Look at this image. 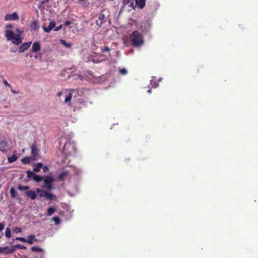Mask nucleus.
<instances>
[{
  "instance_id": "19",
  "label": "nucleus",
  "mask_w": 258,
  "mask_h": 258,
  "mask_svg": "<svg viewBox=\"0 0 258 258\" xmlns=\"http://www.w3.org/2000/svg\"><path fill=\"white\" fill-rule=\"evenodd\" d=\"M60 42L66 47L71 48L72 46V44L71 43H68L66 40L63 39L59 40Z\"/></svg>"
},
{
  "instance_id": "27",
  "label": "nucleus",
  "mask_w": 258,
  "mask_h": 258,
  "mask_svg": "<svg viewBox=\"0 0 258 258\" xmlns=\"http://www.w3.org/2000/svg\"><path fill=\"white\" fill-rule=\"evenodd\" d=\"M30 187L29 186H23L21 185H19L17 187V188L19 190H26L29 189Z\"/></svg>"
},
{
  "instance_id": "8",
  "label": "nucleus",
  "mask_w": 258,
  "mask_h": 258,
  "mask_svg": "<svg viewBox=\"0 0 258 258\" xmlns=\"http://www.w3.org/2000/svg\"><path fill=\"white\" fill-rule=\"evenodd\" d=\"M3 252L6 254H11L15 251V246H5L3 247Z\"/></svg>"
},
{
  "instance_id": "23",
  "label": "nucleus",
  "mask_w": 258,
  "mask_h": 258,
  "mask_svg": "<svg viewBox=\"0 0 258 258\" xmlns=\"http://www.w3.org/2000/svg\"><path fill=\"white\" fill-rule=\"evenodd\" d=\"M73 94L71 93H69L68 95L65 98V102L66 103H69V105L71 104V100L72 98Z\"/></svg>"
},
{
  "instance_id": "26",
  "label": "nucleus",
  "mask_w": 258,
  "mask_h": 258,
  "mask_svg": "<svg viewBox=\"0 0 258 258\" xmlns=\"http://www.w3.org/2000/svg\"><path fill=\"white\" fill-rule=\"evenodd\" d=\"M36 191L39 194V196L40 197H44V195L47 191H45L39 188L36 189Z\"/></svg>"
},
{
  "instance_id": "16",
  "label": "nucleus",
  "mask_w": 258,
  "mask_h": 258,
  "mask_svg": "<svg viewBox=\"0 0 258 258\" xmlns=\"http://www.w3.org/2000/svg\"><path fill=\"white\" fill-rule=\"evenodd\" d=\"M31 249L33 251H37V252H42V253L40 255V258H44L43 257L44 251H43V250L42 248H40L39 247H37V246H32L31 248Z\"/></svg>"
},
{
  "instance_id": "25",
  "label": "nucleus",
  "mask_w": 258,
  "mask_h": 258,
  "mask_svg": "<svg viewBox=\"0 0 258 258\" xmlns=\"http://www.w3.org/2000/svg\"><path fill=\"white\" fill-rule=\"evenodd\" d=\"M17 159V157L16 155H13L10 157L8 158V161L9 163H12L16 161Z\"/></svg>"
},
{
  "instance_id": "12",
  "label": "nucleus",
  "mask_w": 258,
  "mask_h": 258,
  "mask_svg": "<svg viewBox=\"0 0 258 258\" xmlns=\"http://www.w3.org/2000/svg\"><path fill=\"white\" fill-rule=\"evenodd\" d=\"M25 195L26 197L29 198L32 200H35L36 198V194L35 191L32 190L27 191L25 193Z\"/></svg>"
},
{
  "instance_id": "34",
  "label": "nucleus",
  "mask_w": 258,
  "mask_h": 258,
  "mask_svg": "<svg viewBox=\"0 0 258 258\" xmlns=\"http://www.w3.org/2000/svg\"><path fill=\"white\" fill-rule=\"evenodd\" d=\"M16 240L20 241L23 242H26V239L24 237H16Z\"/></svg>"
},
{
  "instance_id": "38",
  "label": "nucleus",
  "mask_w": 258,
  "mask_h": 258,
  "mask_svg": "<svg viewBox=\"0 0 258 258\" xmlns=\"http://www.w3.org/2000/svg\"><path fill=\"white\" fill-rule=\"evenodd\" d=\"M5 226L4 224L0 223V232L4 230Z\"/></svg>"
},
{
  "instance_id": "45",
  "label": "nucleus",
  "mask_w": 258,
  "mask_h": 258,
  "mask_svg": "<svg viewBox=\"0 0 258 258\" xmlns=\"http://www.w3.org/2000/svg\"><path fill=\"white\" fill-rule=\"evenodd\" d=\"M11 91L12 92V93H13L14 94H16L17 93L16 92L13 91L12 90H11Z\"/></svg>"
},
{
  "instance_id": "41",
  "label": "nucleus",
  "mask_w": 258,
  "mask_h": 258,
  "mask_svg": "<svg viewBox=\"0 0 258 258\" xmlns=\"http://www.w3.org/2000/svg\"><path fill=\"white\" fill-rule=\"evenodd\" d=\"M62 28V25H60L54 29L55 31H58Z\"/></svg>"
},
{
  "instance_id": "9",
  "label": "nucleus",
  "mask_w": 258,
  "mask_h": 258,
  "mask_svg": "<svg viewBox=\"0 0 258 258\" xmlns=\"http://www.w3.org/2000/svg\"><path fill=\"white\" fill-rule=\"evenodd\" d=\"M69 171L66 170L61 172L58 175V179L59 181H63L69 175Z\"/></svg>"
},
{
  "instance_id": "31",
  "label": "nucleus",
  "mask_w": 258,
  "mask_h": 258,
  "mask_svg": "<svg viewBox=\"0 0 258 258\" xmlns=\"http://www.w3.org/2000/svg\"><path fill=\"white\" fill-rule=\"evenodd\" d=\"M7 146V143L5 142H0V150L3 151Z\"/></svg>"
},
{
  "instance_id": "33",
  "label": "nucleus",
  "mask_w": 258,
  "mask_h": 258,
  "mask_svg": "<svg viewBox=\"0 0 258 258\" xmlns=\"http://www.w3.org/2000/svg\"><path fill=\"white\" fill-rule=\"evenodd\" d=\"M14 246H15V248H16V247L21 249H26L27 248V247L25 246L20 244H16Z\"/></svg>"
},
{
  "instance_id": "17",
  "label": "nucleus",
  "mask_w": 258,
  "mask_h": 258,
  "mask_svg": "<svg viewBox=\"0 0 258 258\" xmlns=\"http://www.w3.org/2000/svg\"><path fill=\"white\" fill-rule=\"evenodd\" d=\"M145 2L146 0H136V5L141 9L144 8Z\"/></svg>"
},
{
  "instance_id": "5",
  "label": "nucleus",
  "mask_w": 258,
  "mask_h": 258,
  "mask_svg": "<svg viewBox=\"0 0 258 258\" xmlns=\"http://www.w3.org/2000/svg\"><path fill=\"white\" fill-rule=\"evenodd\" d=\"M19 19V16L16 12L6 14L5 17V21H15L18 20Z\"/></svg>"
},
{
  "instance_id": "15",
  "label": "nucleus",
  "mask_w": 258,
  "mask_h": 258,
  "mask_svg": "<svg viewBox=\"0 0 258 258\" xmlns=\"http://www.w3.org/2000/svg\"><path fill=\"white\" fill-rule=\"evenodd\" d=\"M30 28L32 31H37L38 28V22L37 21H33L30 25Z\"/></svg>"
},
{
  "instance_id": "7",
  "label": "nucleus",
  "mask_w": 258,
  "mask_h": 258,
  "mask_svg": "<svg viewBox=\"0 0 258 258\" xmlns=\"http://www.w3.org/2000/svg\"><path fill=\"white\" fill-rule=\"evenodd\" d=\"M31 41L23 43L18 49L19 52L22 53L25 52L31 46Z\"/></svg>"
},
{
  "instance_id": "46",
  "label": "nucleus",
  "mask_w": 258,
  "mask_h": 258,
  "mask_svg": "<svg viewBox=\"0 0 258 258\" xmlns=\"http://www.w3.org/2000/svg\"><path fill=\"white\" fill-rule=\"evenodd\" d=\"M148 93H151V90H150H150H149L148 91Z\"/></svg>"
},
{
  "instance_id": "14",
  "label": "nucleus",
  "mask_w": 258,
  "mask_h": 258,
  "mask_svg": "<svg viewBox=\"0 0 258 258\" xmlns=\"http://www.w3.org/2000/svg\"><path fill=\"white\" fill-rule=\"evenodd\" d=\"M34 241H37L35 236L34 234L29 235L28 238L26 239V242L29 244H32Z\"/></svg>"
},
{
  "instance_id": "42",
  "label": "nucleus",
  "mask_w": 258,
  "mask_h": 258,
  "mask_svg": "<svg viewBox=\"0 0 258 258\" xmlns=\"http://www.w3.org/2000/svg\"><path fill=\"white\" fill-rule=\"evenodd\" d=\"M16 32L19 34H22L23 33V32L20 30L19 29H16Z\"/></svg>"
},
{
  "instance_id": "32",
  "label": "nucleus",
  "mask_w": 258,
  "mask_h": 258,
  "mask_svg": "<svg viewBox=\"0 0 258 258\" xmlns=\"http://www.w3.org/2000/svg\"><path fill=\"white\" fill-rule=\"evenodd\" d=\"M119 74L122 75H125L127 74V71L124 68L119 69Z\"/></svg>"
},
{
  "instance_id": "1",
  "label": "nucleus",
  "mask_w": 258,
  "mask_h": 258,
  "mask_svg": "<svg viewBox=\"0 0 258 258\" xmlns=\"http://www.w3.org/2000/svg\"><path fill=\"white\" fill-rule=\"evenodd\" d=\"M13 27L12 24H8L6 26L5 37L8 41H11L15 45H19L22 43V40L19 34H15L12 31Z\"/></svg>"
},
{
  "instance_id": "36",
  "label": "nucleus",
  "mask_w": 258,
  "mask_h": 258,
  "mask_svg": "<svg viewBox=\"0 0 258 258\" xmlns=\"http://www.w3.org/2000/svg\"><path fill=\"white\" fill-rule=\"evenodd\" d=\"M71 23H72V22L70 21L67 20L64 22V25L68 26H69L70 25H71Z\"/></svg>"
},
{
  "instance_id": "39",
  "label": "nucleus",
  "mask_w": 258,
  "mask_h": 258,
  "mask_svg": "<svg viewBox=\"0 0 258 258\" xmlns=\"http://www.w3.org/2000/svg\"><path fill=\"white\" fill-rule=\"evenodd\" d=\"M15 231L16 232V233H19V232H21V229L19 227H16L15 228Z\"/></svg>"
},
{
  "instance_id": "28",
  "label": "nucleus",
  "mask_w": 258,
  "mask_h": 258,
  "mask_svg": "<svg viewBox=\"0 0 258 258\" xmlns=\"http://www.w3.org/2000/svg\"><path fill=\"white\" fill-rule=\"evenodd\" d=\"M101 50L102 52H109L110 49L107 46H103L101 47Z\"/></svg>"
},
{
  "instance_id": "44",
  "label": "nucleus",
  "mask_w": 258,
  "mask_h": 258,
  "mask_svg": "<svg viewBox=\"0 0 258 258\" xmlns=\"http://www.w3.org/2000/svg\"><path fill=\"white\" fill-rule=\"evenodd\" d=\"M3 252V247H0V253Z\"/></svg>"
},
{
  "instance_id": "37",
  "label": "nucleus",
  "mask_w": 258,
  "mask_h": 258,
  "mask_svg": "<svg viewBox=\"0 0 258 258\" xmlns=\"http://www.w3.org/2000/svg\"><path fill=\"white\" fill-rule=\"evenodd\" d=\"M43 170L44 172L46 173L49 171V168L47 166L43 167Z\"/></svg>"
},
{
  "instance_id": "6",
  "label": "nucleus",
  "mask_w": 258,
  "mask_h": 258,
  "mask_svg": "<svg viewBox=\"0 0 258 258\" xmlns=\"http://www.w3.org/2000/svg\"><path fill=\"white\" fill-rule=\"evenodd\" d=\"M31 155L33 160H36L39 156L38 152L39 150L37 149L35 144H33L31 146Z\"/></svg>"
},
{
  "instance_id": "11",
  "label": "nucleus",
  "mask_w": 258,
  "mask_h": 258,
  "mask_svg": "<svg viewBox=\"0 0 258 258\" xmlns=\"http://www.w3.org/2000/svg\"><path fill=\"white\" fill-rule=\"evenodd\" d=\"M105 16L104 14H99L98 16V20H97L96 22L97 25L99 26V27H101L102 24L103 22H105Z\"/></svg>"
},
{
  "instance_id": "13",
  "label": "nucleus",
  "mask_w": 258,
  "mask_h": 258,
  "mask_svg": "<svg viewBox=\"0 0 258 258\" xmlns=\"http://www.w3.org/2000/svg\"><path fill=\"white\" fill-rule=\"evenodd\" d=\"M41 46L40 43L39 42H35L32 45V52H37L40 50Z\"/></svg>"
},
{
  "instance_id": "3",
  "label": "nucleus",
  "mask_w": 258,
  "mask_h": 258,
  "mask_svg": "<svg viewBox=\"0 0 258 258\" xmlns=\"http://www.w3.org/2000/svg\"><path fill=\"white\" fill-rule=\"evenodd\" d=\"M26 173L28 178H32L34 181L37 182L41 181L43 179L42 176L37 175L34 172L30 170H27Z\"/></svg>"
},
{
  "instance_id": "10",
  "label": "nucleus",
  "mask_w": 258,
  "mask_h": 258,
  "mask_svg": "<svg viewBox=\"0 0 258 258\" xmlns=\"http://www.w3.org/2000/svg\"><path fill=\"white\" fill-rule=\"evenodd\" d=\"M55 26V23L54 21H50L48 27L42 26L43 30L46 33H49Z\"/></svg>"
},
{
  "instance_id": "20",
  "label": "nucleus",
  "mask_w": 258,
  "mask_h": 258,
  "mask_svg": "<svg viewBox=\"0 0 258 258\" xmlns=\"http://www.w3.org/2000/svg\"><path fill=\"white\" fill-rule=\"evenodd\" d=\"M55 212V208L53 207H51L47 209L46 215L47 216H50L52 214H54Z\"/></svg>"
},
{
  "instance_id": "30",
  "label": "nucleus",
  "mask_w": 258,
  "mask_h": 258,
  "mask_svg": "<svg viewBox=\"0 0 258 258\" xmlns=\"http://www.w3.org/2000/svg\"><path fill=\"white\" fill-rule=\"evenodd\" d=\"M52 221H53L56 225H58L60 223V220L58 217H54L52 218Z\"/></svg>"
},
{
  "instance_id": "35",
  "label": "nucleus",
  "mask_w": 258,
  "mask_h": 258,
  "mask_svg": "<svg viewBox=\"0 0 258 258\" xmlns=\"http://www.w3.org/2000/svg\"><path fill=\"white\" fill-rule=\"evenodd\" d=\"M3 82L4 84H5V85L9 87L10 88H11V85L8 82V81L6 80L3 79Z\"/></svg>"
},
{
  "instance_id": "4",
  "label": "nucleus",
  "mask_w": 258,
  "mask_h": 258,
  "mask_svg": "<svg viewBox=\"0 0 258 258\" xmlns=\"http://www.w3.org/2000/svg\"><path fill=\"white\" fill-rule=\"evenodd\" d=\"M44 185L48 190H51L52 187V184L54 179L52 176H46L44 179Z\"/></svg>"
},
{
  "instance_id": "2",
  "label": "nucleus",
  "mask_w": 258,
  "mask_h": 258,
  "mask_svg": "<svg viewBox=\"0 0 258 258\" xmlns=\"http://www.w3.org/2000/svg\"><path fill=\"white\" fill-rule=\"evenodd\" d=\"M130 38L132 45L135 47L140 46L144 43L143 35L138 31H134L130 35Z\"/></svg>"
},
{
  "instance_id": "21",
  "label": "nucleus",
  "mask_w": 258,
  "mask_h": 258,
  "mask_svg": "<svg viewBox=\"0 0 258 258\" xmlns=\"http://www.w3.org/2000/svg\"><path fill=\"white\" fill-rule=\"evenodd\" d=\"M42 164L41 163H38L33 169V172H38L40 171V169L42 167Z\"/></svg>"
},
{
  "instance_id": "22",
  "label": "nucleus",
  "mask_w": 258,
  "mask_h": 258,
  "mask_svg": "<svg viewBox=\"0 0 258 258\" xmlns=\"http://www.w3.org/2000/svg\"><path fill=\"white\" fill-rule=\"evenodd\" d=\"M31 158L29 157H26L21 160V162L24 164H29L30 163Z\"/></svg>"
},
{
  "instance_id": "24",
  "label": "nucleus",
  "mask_w": 258,
  "mask_h": 258,
  "mask_svg": "<svg viewBox=\"0 0 258 258\" xmlns=\"http://www.w3.org/2000/svg\"><path fill=\"white\" fill-rule=\"evenodd\" d=\"M17 191L14 188V187H11L10 189V195L12 198H15L17 195Z\"/></svg>"
},
{
  "instance_id": "29",
  "label": "nucleus",
  "mask_w": 258,
  "mask_h": 258,
  "mask_svg": "<svg viewBox=\"0 0 258 258\" xmlns=\"http://www.w3.org/2000/svg\"><path fill=\"white\" fill-rule=\"evenodd\" d=\"M6 236L8 238L11 237V232L9 228H7L5 231Z\"/></svg>"
},
{
  "instance_id": "40",
  "label": "nucleus",
  "mask_w": 258,
  "mask_h": 258,
  "mask_svg": "<svg viewBox=\"0 0 258 258\" xmlns=\"http://www.w3.org/2000/svg\"><path fill=\"white\" fill-rule=\"evenodd\" d=\"M130 2V0H123V3L124 5H126Z\"/></svg>"
},
{
  "instance_id": "43",
  "label": "nucleus",
  "mask_w": 258,
  "mask_h": 258,
  "mask_svg": "<svg viewBox=\"0 0 258 258\" xmlns=\"http://www.w3.org/2000/svg\"><path fill=\"white\" fill-rule=\"evenodd\" d=\"M62 94V92H58L57 93V96H58V97H60L61 96V95Z\"/></svg>"
},
{
  "instance_id": "18",
  "label": "nucleus",
  "mask_w": 258,
  "mask_h": 258,
  "mask_svg": "<svg viewBox=\"0 0 258 258\" xmlns=\"http://www.w3.org/2000/svg\"><path fill=\"white\" fill-rule=\"evenodd\" d=\"M44 198L47 200L51 201L55 199V196L51 193L46 192L44 195Z\"/></svg>"
}]
</instances>
